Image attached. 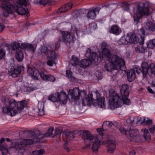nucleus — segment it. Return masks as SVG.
Masks as SVG:
<instances>
[{
  "label": "nucleus",
  "mask_w": 155,
  "mask_h": 155,
  "mask_svg": "<svg viewBox=\"0 0 155 155\" xmlns=\"http://www.w3.org/2000/svg\"><path fill=\"white\" fill-rule=\"evenodd\" d=\"M147 90L151 94H154V92L153 90L150 88V87H148L147 88Z\"/></svg>",
  "instance_id": "obj_56"
},
{
  "label": "nucleus",
  "mask_w": 155,
  "mask_h": 155,
  "mask_svg": "<svg viewBox=\"0 0 155 155\" xmlns=\"http://www.w3.org/2000/svg\"><path fill=\"white\" fill-rule=\"evenodd\" d=\"M130 155H134L135 154V152L134 150H131L130 152Z\"/></svg>",
  "instance_id": "obj_58"
},
{
  "label": "nucleus",
  "mask_w": 155,
  "mask_h": 155,
  "mask_svg": "<svg viewBox=\"0 0 155 155\" xmlns=\"http://www.w3.org/2000/svg\"><path fill=\"white\" fill-rule=\"evenodd\" d=\"M51 0H35L34 2L37 4H45Z\"/></svg>",
  "instance_id": "obj_42"
},
{
  "label": "nucleus",
  "mask_w": 155,
  "mask_h": 155,
  "mask_svg": "<svg viewBox=\"0 0 155 155\" xmlns=\"http://www.w3.org/2000/svg\"><path fill=\"white\" fill-rule=\"evenodd\" d=\"M40 140L39 138L37 137L34 138L33 140L29 139H21L15 142L12 143L10 147L15 148L17 150H20L24 148L27 145L38 142Z\"/></svg>",
  "instance_id": "obj_10"
},
{
  "label": "nucleus",
  "mask_w": 155,
  "mask_h": 155,
  "mask_svg": "<svg viewBox=\"0 0 155 155\" xmlns=\"http://www.w3.org/2000/svg\"><path fill=\"white\" fill-rule=\"evenodd\" d=\"M141 133L143 134L145 140L147 141H149L151 139L150 135L148 130L146 128H142L141 129Z\"/></svg>",
  "instance_id": "obj_24"
},
{
  "label": "nucleus",
  "mask_w": 155,
  "mask_h": 155,
  "mask_svg": "<svg viewBox=\"0 0 155 155\" xmlns=\"http://www.w3.org/2000/svg\"><path fill=\"white\" fill-rule=\"evenodd\" d=\"M123 10L125 11L128 12L130 10V7L127 4H124L123 5Z\"/></svg>",
  "instance_id": "obj_46"
},
{
  "label": "nucleus",
  "mask_w": 155,
  "mask_h": 155,
  "mask_svg": "<svg viewBox=\"0 0 155 155\" xmlns=\"http://www.w3.org/2000/svg\"><path fill=\"white\" fill-rule=\"evenodd\" d=\"M141 67L143 79L146 80L148 76H155V64L151 63L149 65L147 62H143L142 63Z\"/></svg>",
  "instance_id": "obj_11"
},
{
  "label": "nucleus",
  "mask_w": 155,
  "mask_h": 155,
  "mask_svg": "<svg viewBox=\"0 0 155 155\" xmlns=\"http://www.w3.org/2000/svg\"><path fill=\"white\" fill-rule=\"evenodd\" d=\"M133 69L135 70V73H136V72L137 74H140L141 72V71L139 68H136Z\"/></svg>",
  "instance_id": "obj_51"
},
{
  "label": "nucleus",
  "mask_w": 155,
  "mask_h": 155,
  "mask_svg": "<svg viewBox=\"0 0 155 155\" xmlns=\"http://www.w3.org/2000/svg\"><path fill=\"white\" fill-rule=\"evenodd\" d=\"M4 28V26L3 24H0V32L3 30Z\"/></svg>",
  "instance_id": "obj_57"
},
{
  "label": "nucleus",
  "mask_w": 155,
  "mask_h": 155,
  "mask_svg": "<svg viewBox=\"0 0 155 155\" xmlns=\"http://www.w3.org/2000/svg\"><path fill=\"white\" fill-rule=\"evenodd\" d=\"M24 67L23 66H20L12 67L11 71H10L12 76L14 78H16L20 74L21 72L24 69Z\"/></svg>",
  "instance_id": "obj_17"
},
{
  "label": "nucleus",
  "mask_w": 155,
  "mask_h": 155,
  "mask_svg": "<svg viewBox=\"0 0 155 155\" xmlns=\"http://www.w3.org/2000/svg\"><path fill=\"white\" fill-rule=\"evenodd\" d=\"M141 42L140 43V44L141 45H143V44L144 41V37L143 36H141Z\"/></svg>",
  "instance_id": "obj_55"
},
{
  "label": "nucleus",
  "mask_w": 155,
  "mask_h": 155,
  "mask_svg": "<svg viewBox=\"0 0 155 155\" xmlns=\"http://www.w3.org/2000/svg\"><path fill=\"white\" fill-rule=\"evenodd\" d=\"M62 132V130L58 128H57L55 129V133L56 134H60Z\"/></svg>",
  "instance_id": "obj_50"
},
{
  "label": "nucleus",
  "mask_w": 155,
  "mask_h": 155,
  "mask_svg": "<svg viewBox=\"0 0 155 155\" xmlns=\"http://www.w3.org/2000/svg\"><path fill=\"white\" fill-rule=\"evenodd\" d=\"M58 102L61 104H65L68 101V95L63 91L58 92Z\"/></svg>",
  "instance_id": "obj_20"
},
{
  "label": "nucleus",
  "mask_w": 155,
  "mask_h": 155,
  "mask_svg": "<svg viewBox=\"0 0 155 155\" xmlns=\"http://www.w3.org/2000/svg\"><path fill=\"white\" fill-rule=\"evenodd\" d=\"M140 31L142 35H145V30L143 28H142L140 29Z\"/></svg>",
  "instance_id": "obj_54"
},
{
  "label": "nucleus",
  "mask_w": 155,
  "mask_h": 155,
  "mask_svg": "<svg viewBox=\"0 0 155 155\" xmlns=\"http://www.w3.org/2000/svg\"><path fill=\"white\" fill-rule=\"evenodd\" d=\"M128 88V85L123 84L120 89L121 96H120L115 92H113L110 96L109 104L110 108L114 109L121 107L124 104L126 105L130 104V100L127 98L129 94Z\"/></svg>",
  "instance_id": "obj_2"
},
{
  "label": "nucleus",
  "mask_w": 155,
  "mask_h": 155,
  "mask_svg": "<svg viewBox=\"0 0 155 155\" xmlns=\"http://www.w3.org/2000/svg\"><path fill=\"white\" fill-rule=\"evenodd\" d=\"M154 83L155 82L154 81H152L151 83V85L153 87H155V84Z\"/></svg>",
  "instance_id": "obj_61"
},
{
  "label": "nucleus",
  "mask_w": 155,
  "mask_h": 155,
  "mask_svg": "<svg viewBox=\"0 0 155 155\" xmlns=\"http://www.w3.org/2000/svg\"><path fill=\"white\" fill-rule=\"evenodd\" d=\"M136 77V75L135 70L131 69L127 72V79L129 81H132L135 79Z\"/></svg>",
  "instance_id": "obj_27"
},
{
  "label": "nucleus",
  "mask_w": 155,
  "mask_h": 155,
  "mask_svg": "<svg viewBox=\"0 0 155 155\" xmlns=\"http://www.w3.org/2000/svg\"><path fill=\"white\" fill-rule=\"evenodd\" d=\"M25 49H18L16 50L15 53V57L18 61H23L24 58L23 51Z\"/></svg>",
  "instance_id": "obj_23"
},
{
  "label": "nucleus",
  "mask_w": 155,
  "mask_h": 155,
  "mask_svg": "<svg viewBox=\"0 0 155 155\" xmlns=\"http://www.w3.org/2000/svg\"><path fill=\"white\" fill-rule=\"evenodd\" d=\"M58 92L51 94L48 97L49 100L54 102H58Z\"/></svg>",
  "instance_id": "obj_32"
},
{
  "label": "nucleus",
  "mask_w": 155,
  "mask_h": 155,
  "mask_svg": "<svg viewBox=\"0 0 155 155\" xmlns=\"http://www.w3.org/2000/svg\"><path fill=\"white\" fill-rule=\"evenodd\" d=\"M121 30L118 26L114 25L112 26L110 29V32L116 35H119L121 32Z\"/></svg>",
  "instance_id": "obj_29"
},
{
  "label": "nucleus",
  "mask_w": 155,
  "mask_h": 155,
  "mask_svg": "<svg viewBox=\"0 0 155 155\" xmlns=\"http://www.w3.org/2000/svg\"><path fill=\"white\" fill-rule=\"evenodd\" d=\"M144 26L147 30L152 31H155V24L151 21H147L144 23Z\"/></svg>",
  "instance_id": "obj_25"
},
{
  "label": "nucleus",
  "mask_w": 155,
  "mask_h": 155,
  "mask_svg": "<svg viewBox=\"0 0 155 155\" xmlns=\"http://www.w3.org/2000/svg\"><path fill=\"white\" fill-rule=\"evenodd\" d=\"M112 125V123L110 121L105 122L103 124V126L105 128H110Z\"/></svg>",
  "instance_id": "obj_38"
},
{
  "label": "nucleus",
  "mask_w": 155,
  "mask_h": 155,
  "mask_svg": "<svg viewBox=\"0 0 155 155\" xmlns=\"http://www.w3.org/2000/svg\"><path fill=\"white\" fill-rule=\"evenodd\" d=\"M5 55L4 50L3 49H0V59H2L4 58Z\"/></svg>",
  "instance_id": "obj_48"
},
{
  "label": "nucleus",
  "mask_w": 155,
  "mask_h": 155,
  "mask_svg": "<svg viewBox=\"0 0 155 155\" xmlns=\"http://www.w3.org/2000/svg\"><path fill=\"white\" fill-rule=\"evenodd\" d=\"M66 76L71 81H74L75 78L73 76L71 71L70 70H67L66 71Z\"/></svg>",
  "instance_id": "obj_36"
},
{
  "label": "nucleus",
  "mask_w": 155,
  "mask_h": 155,
  "mask_svg": "<svg viewBox=\"0 0 155 155\" xmlns=\"http://www.w3.org/2000/svg\"><path fill=\"white\" fill-rule=\"evenodd\" d=\"M26 101L23 100L17 103L14 99L10 100V115L14 116L20 113L24 107H27Z\"/></svg>",
  "instance_id": "obj_8"
},
{
  "label": "nucleus",
  "mask_w": 155,
  "mask_h": 155,
  "mask_svg": "<svg viewBox=\"0 0 155 155\" xmlns=\"http://www.w3.org/2000/svg\"><path fill=\"white\" fill-rule=\"evenodd\" d=\"M16 2L17 5H19L20 6L16 5V6H14L13 5L10 4V14L12 13L11 10H13L20 15H24L27 14L28 13L27 9H26L22 7V6H26L27 5L28 2L27 0H17Z\"/></svg>",
  "instance_id": "obj_12"
},
{
  "label": "nucleus",
  "mask_w": 155,
  "mask_h": 155,
  "mask_svg": "<svg viewBox=\"0 0 155 155\" xmlns=\"http://www.w3.org/2000/svg\"><path fill=\"white\" fill-rule=\"evenodd\" d=\"M9 0H4L2 3V7L5 10L3 15L5 17H7L10 14V4Z\"/></svg>",
  "instance_id": "obj_19"
},
{
  "label": "nucleus",
  "mask_w": 155,
  "mask_h": 155,
  "mask_svg": "<svg viewBox=\"0 0 155 155\" xmlns=\"http://www.w3.org/2000/svg\"><path fill=\"white\" fill-rule=\"evenodd\" d=\"M6 141L7 142H9L10 141V139L9 138H6Z\"/></svg>",
  "instance_id": "obj_63"
},
{
  "label": "nucleus",
  "mask_w": 155,
  "mask_h": 155,
  "mask_svg": "<svg viewBox=\"0 0 155 155\" xmlns=\"http://www.w3.org/2000/svg\"><path fill=\"white\" fill-rule=\"evenodd\" d=\"M109 48V46L107 43L102 42L101 45V56L98 55L97 53H95L98 58H101V60L100 61H98V62L101 61L102 58H105L107 60L105 62L104 68L106 71L110 72L119 69V72L121 70L125 72L126 70L124 60L117 54L111 56Z\"/></svg>",
  "instance_id": "obj_1"
},
{
  "label": "nucleus",
  "mask_w": 155,
  "mask_h": 155,
  "mask_svg": "<svg viewBox=\"0 0 155 155\" xmlns=\"http://www.w3.org/2000/svg\"><path fill=\"white\" fill-rule=\"evenodd\" d=\"M129 135L127 137L131 141L137 142L140 140L139 133L136 127H131L128 131Z\"/></svg>",
  "instance_id": "obj_15"
},
{
  "label": "nucleus",
  "mask_w": 155,
  "mask_h": 155,
  "mask_svg": "<svg viewBox=\"0 0 155 155\" xmlns=\"http://www.w3.org/2000/svg\"><path fill=\"white\" fill-rule=\"evenodd\" d=\"M107 148L108 152L109 153H112L114 152L116 149L115 140H108Z\"/></svg>",
  "instance_id": "obj_22"
},
{
  "label": "nucleus",
  "mask_w": 155,
  "mask_h": 155,
  "mask_svg": "<svg viewBox=\"0 0 155 155\" xmlns=\"http://www.w3.org/2000/svg\"><path fill=\"white\" fill-rule=\"evenodd\" d=\"M70 62L71 64L74 66H76L79 63V59L77 57L74 55L72 56Z\"/></svg>",
  "instance_id": "obj_31"
},
{
  "label": "nucleus",
  "mask_w": 155,
  "mask_h": 155,
  "mask_svg": "<svg viewBox=\"0 0 155 155\" xmlns=\"http://www.w3.org/2000/svg\"><path fill=\"white\" fill-rule=\"evenodd\" d=\"M136 51L140 53H144L146 51V49L143 47H137L135 49Z\"/></svg>",
  "instance_id": "obj_40"
},
{
  "label": "nucleus",
  "mask_w": 155,
  "mask_h": 155,
  "mask_svg": "<svg viewBox=\"0 0 155 155\" xmlns=\"http://www.w3.org/2000/svg\"><path fill=\"white\" fill-rule=\"evenodd\" d=\"M38 114L41 116L44 115L45 114L44 110V105L41 103H39L38 105Z\"/></svg>",
  "instance_id": "obj_35"
},
{
  "label": "nucleus",
  "mask_w": 155,
  "mask_h": 155,
  "mask_svg": "<svg viewBox=\"0 0 155 155\" xmlns=\"http://www.w3.org/2000/svg\"><path fill=\"white\" fill-rule=\"evenodd\" d=\"M7 49H8V50H9V48H7Z\"/></svg>",
  "instance_id": "obj_64"
},
{
  "label": "nucleus",
  "mask_w": 155,
  "mask_h": 155,
  "mask_svg": "<svg viewBox=\"0 0 155 155\" xmlns=\"http://www.w3.org/2000/svg\"><path fill=\"white\" fill-rule=\"evenodd\" d=\"M85 56L88 58V59H84L81 60L80 66L81 68H85L91 64H97L98 61L101 60V58L96 56V55L92 51L91 49L87 48L85 54Z\"/></svg>",
  "instance_id": "obj_5"
},
{
  "label": "nucleus",
  "mask_w": 155,
  "mask_h": 155,
  "mask_svg": "<svg viewBox=\"0 0 155 155\" xmlns=\"http://www.w3.org/2000/svg\"><path fill=\"white\" fill-rule=\"evenodd\" d=\"M139 124H143L146 125L152 123V120L148 118L140 117Z\"/></svg>",
  "instance_id": "obj_28"
},
{
  "label": "nucleus",
  "mask_w": 155,
  "mask_h": 155,
  "mask_svg": "<svg viewBox=\"0 0 155 155\" xmlns=\"http://www.w3.org/2000/svg\"><path fill=\"white\" fill-rule=\"evenodd\" d=\"M45 152L43 150H35L33 151V154L34 155H41Z\"/></svg>",
  "instance_id": "obj_41"
},
{
  "label": "nucleus",
  "mask_w": 155,
  "mask_h": 155,
  "mask_svg": "<svg viewBox=\"0 0 155 155\" xmlns=\"http://www.w3.org/2000/svg\"><path fill=\"white\" fill-rule=\"evenodd\" d=\"M67 144V143H64V145H65V144ZM64 148L65 149H66V150H67L68 151L69 150V148L68 147L66 146L65 145H64Z\"/></svg>",
  "instance_id": "obj_60"
},
{
  "label": "nucleus",
  "mask_w": 155,
  "mask_h": 155,
  "mask_svg": "<svg viewBox=\"0 0 155 155\" xmlns=\"http://www.w3.org/2000/svg\"><path fill=\"white\" fill-rule=\"evenodd\" d=\"M0 151H1L3 155H5L8 153L7 148L2 145H0Z\"/></svg>",
  "instance_id": "obj_37"
},
{
  "label": "nucleus",
  "mask_w": 155,
  "mask_h": 155,
  "mask_svg": "<svg viewBox=\"0 0 155 155\" xmlns=\"http://www.w3.org/2000/svg\"><path fill=\"white\" fill-rule=\"evenodd\" d=\"M140 117L137 116L134 117L131 116L127 120L128 123L132 124H136L137 125L139 124V120Z\"/></svg>",
  "instance_id": "obj_26"
},
{
  "label": "nucleus",
  "mask_w": 155,
  "mask_h": 155,
  "mask_svg": "<svg viewBox=\"0 0 155 155\" xmlns=\"http://www.w3.org/2000/svg\"><path fill=\"white\" fill-rule=\"evenodd\" d=\"M95 73L96 77L98 79L101 80L102 79L103 77L101 72L97 71Z\"/></svg>",
  "instance_id": "obj_47"
},
{
  "label": "nucleus",
  "mask_w": 155,
  "mask_h": 155,
  "mask_svg": "<svg viewBox=\"0 0 155 155\" xmlns=\"http://www.w3.org/2000/svg\"><path fill=\"white\" fill-rule=\"evenodd\" d=\"M133 14L131 15L134 18V23L137 24L140 19L144 15H148L150 14V11L148 8L144 6H141L138 5L133 9Z\"/></svg>",
  "instance_id": "obj_7"
},
{
  "label": "nucleus",
  "mask_w": 155,
  "mask_h": 155,
  "mask_svg": "<svg viewBox=\"0 0 155 155\" xmlns=\"http://www.w3.org/2000/svg\"><path fill=\"white\" fill-rule=\"evenodd\" d=\"M34 41L33 42L32 45L28 43H24L21 44V45L18 42H14L12 45L11 46L12 49L15 50L18 48V49H25V51L29 50L31 52L33 53L36 48L37 45L35 44Z\"/></svg>",
  "instance_id": "obj_14"
},
{
  "label": "nucleus",
  "mask_w": 155,
  "mask_h": 155,
  "mask_svg": "<svg viewBox=\"0 0 155 155\" xmlns=\"http://www.w3.org/2000/svg\"><path fill=\"white\" fill-rule=\"evenodd\" d=\"M5 106L2 108V111L3 113L9 114L10 113V101L8 100H5L4 102Z\"/></svg>",
  "instance_id": "obj_30"
},
{
  "label": "nucleus",
  "mask_w": 155,
  "mask_h": 155,
  "mask_svg": "<svg viewBox=\"0 0 155 155\" xmlns=\"http://www.w3.org/2000/svg\"><path fill=\"white\" fill-rule=\"evenodd\" d=\"M62 38L60 39V41H62L64 42L73 43L74 40V36L73 34L67 31H61Z\"/></svg>",
  "instance_id": "obj_16"
},
{
  "label": "nucleus",
  "mask_w": 155,
  "mask_h": 155,
  "mask_svg": "<svg viewBox=\"0 0 155 155\" xmlns=\"http://www.w3.org/2000/svg\"><path fill=\"white\" fill-rule=\"evenodd\" d=\"M101 8L100 7H96L90 9L87 14L88 18L94 19L96 17V14L99 13Z\"/></svg>",
  "instance_id": "obj_18"
},
{
  "label": "nucleus",
  "mask_w": 155,
  "mask_h": 155,
  "mask_svg": "<svg viewBox=\"0 0 155 155\" xmlns=\"http://www.w3.org/2000/svg\"><path fill=\"white\" fill-rule=\"evenodd\" d=\"M147 48L152 49L155 47V39L149 40L146 42Z\"/></svg>",
  "instance_id": "obj_34"
},
{
  "label": "nucleus",
  "mask_w": 155,
  "mask_h": 155,
  "mask_svg": "<svg viewBox=\"0 0 155 155\" xmlns=\"http://www.w3.org/2000/svg\"><path fill=\"white\" fill-rule=\"evenodd\" d=\"M97 131L99 134L103 135V130L101 128H99L97 129Z\"/></svg>",
  "instance_id": "obj_53"
},
{
  "label": "nucleus",
  "mask_w": 155,
  "mask_h": 155,
  "mask_svg": "<svg viewBox=\"0 0 155 155\" xmlns=\"http://www.w3.org/2000/svg\"><path fill=\"white\" fill-rule=\"evenodd\" d=\"M63 5L61 6V8L59 9L58 12L60 13H62L66 12L68 11V10H66V8H63Z\"/></svg>",
  "instance_id": "obj_49"
},
{
  "label": "nucleus",
  "mask_w": 155,
  "mask_h": 155,
  "mask_svg": "<svg viewBox=\"0 0 155 155\" xmlns=\"http://www.w3.org/2000/svg\"><path fill=\"white\" fill-rule=\"evenodd\" d=\"M54 130V128L51 127L48 130L47 133L45 135L44 137H50L52 134V132Z\"/></svg>",
  "instance_id": "obj_39"
},
{
  "label": "nucleus",
  "mask_w": 155,
  "mask_h": 155,
  "mask_svg": "<svg viewBox=\"0 0 155 155\" xmlns=\"http://www.w3.org/2000/svg\"><path fill=\"white\" fill-rule=\"evenodd\" d=\"M149 130L151 133L153 134L155 130V125L150 128Z\"/></svg>",
  "instance_id": "obj_52"
},
{
  "label": "nucleus",
  "mask_w": 155,
  "mask_h": 155,
  "mask_svg": "<svg viewBox=\"0 0 155 155\" xmlns=\"http://www.w3.org/2000/svg\"><path fill=\"white\" fill-rule=\"evenodd\" d=\"M37 89V87H34L33 85H30L28 87H26V90L28 91H31L35 90Z\"/></svg>",
  "instance_id": "obj_43"
},
{
  "label": "nucleus",
  "mask_w": 155,
  "mask_h": 155,
  "mask_svg": "<svg viewBox=\"0 0 155 155\" xmlns=\"http://www.w3.org/2000/svg\"><path fill=\"white\" fill-rule=\"evenodd\" d=\"M83 139L86 141H87L92 143V149L93 151H97L100 147V141L96 136H92L90 132L88 131L85 130L82 134Z\"/></svg>",
  "instance_id": "obj_9"
},
{
  "label": "nucleus",
  "mask_w": 155,
  "mask_h": 155,
  "mask_svg": "<svg viewBox=\"0 0 155 155\" xmlns=\"http://www.w3.org/2000/svg\"><path fill=\"white\" fill-rule=\"evenodd\" d=\"M139 41L138 38L136 36L135 33L129 32L127 35L126 37H122L118 41V43L119 45H126L128 43L136 44Z\"/></svg>",
  "instance_id": "obj_13"
},
{
  "label": "nucleus",
  "mask_w": 155,
  "mask_h": 155,
  "mask_svg": "<svg viewBox=\"0 0 155 155\" xmlns=\"http://www.w3.org/2000/svg\"><path fill=\"white\" fill-rule=\"evenodd\" d=\"M27 73L34 80H39V78H40L44 81H54L55 80V78L53 76L47 75L44 72H40L35 68H28L27 70Z\"/></svg>",
  "instance_id": "obj_6"
},
{
  "label": "nucleus",
  "mask_w": 155,
  "mask_h": 155,
  "mask_svg": "<svg viewBox=\"0 0 155 155\" xmlns=\"http://www.w3.org/2000/svg\"><path fill=\"white\" fill-rule=\"evenodd\" d=\"M54 45L50 46V48L52 49L51 50L48 49L47 47L46 46H43L41 47L38 51L39 54L42 55H46L48 60L47 64L50 66H52L53 64L55 63V61L58 57V55L53 50L58 49L60 46L59 42L54 45Z\"/></svg>",
  "instance_id": "obj_4"
},
{
  "label": "nucleus",
  "mask_w": 155,
  "mask_h": 155,
  "mask_svg": "<svg viewBox=\"0 0 155 155\" xmlns=\"http://www.w3.org/2000/svg\"><path fill=\"white\" fill-rule=\"evenodd\" d=\"M73 4L71 2H69L64 5H63L64 8H66V10L68 11L71 9L72 7Z\"/></svg>",
  "instance_id": "obj_44"
},
{
  "label": "nucleus",
  "mask_w": 155,
  "mask_h": 155,
  "mask_svg": "<svg viewBox=\"0 0 155 155\" xmlns=\"http://www.w3.org/2000/svg\"><path fill=\"white\" fill-rule=\"evenodd\" d=\"M5 141V139L3 137L1 138L0 139V143H2Z\"/></svg>",
  "instance_id": "obj_59"
},
{
  "label": "nucleus",
  "mask_w": 155,
  "mask_h": 155,
  "mask_svg": "<svg viewBox=\"0 0 155 155\" xmlns=\"http://www.w3.org/2000/svg\"><path fill=\"white\" fill-rule=\"evenodd\" d=\"M79 94L80 98H81L84 105H90L95 103L100 107L105 108V98L104 97H101L97 91L91 92L88 96L85 90L80 91Z\"/></svg>",
  "instance_id": "obj_3"
},
{
  "label": "nucleus",
  "mask_w": 155,
  "mask_h": 155,
  "mask_svg": "<svg viewBox=\"0 0 155 155\" xmlns=\"http://www.w3.org/2000/svg\"><path fill=\"white\" fill-rule=\"evenodd\" d=\"M80 91L78 88H74L73 90L70 89L68 91V94L71 96L72 99L77 100L80 98Z\"/></svg>",
  "instance_id": "obj_21"
},
{
  "label": "nucleus",
  "mask_w": 155,
  "mask_h": 155,
  "mask_svg": "<svg viewBox=\"0 0 155 155\" xmlns=\"http://www.w3.org/2000/svg\"><path fill=\"white\" fill-rule=\"evenodd\" d=\"M120 130L122 134L127 135L128 131L126 130L124 127H120Z\"/></svg>",
  "instance_id": "obj_45"
},
{
  "label": "nucleus",
  "mask_w": 155,
  "mask_h": 155,
  "mask_svg": "<svg viewBox=\"0 0 155 155\" xmlns=\"http://www.w3.org/2000/svg\"><path fill=\"white\" fill-rule=\"evenodd\" d=\"M71 133L69 131H65L63 134V138L65 143H68V138L70 136Z\"/></svg>",
  "instance_id": "obj_33"
},
{
  "label": "nucleus",
  "mask_w": 155,
  "mask_h": 155,
  "mask_svg": "<svg viewBox=\"0 0 155 155\" xmlns=\"http://www.w3.org/2000/svg\"><path fill=\"white\" fill-rule=\"evenodd\" d=\"M152 54V52L151 51H148V55L149 56H151Z\"/></svg>",
  "instance_id": "obj_62"
}]
</instances>
